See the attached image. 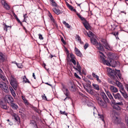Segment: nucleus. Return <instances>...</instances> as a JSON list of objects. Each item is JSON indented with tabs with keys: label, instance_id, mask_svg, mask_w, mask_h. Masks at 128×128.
<instances>
[{
	"label": "nucleus",
	"instance_id": "obj_48",
	"mask_svg": "<svg viewBox=\"0 0 128 128\" xmlns=\"http://www.w3.org/2000/svg\"><path fill=\"white\" fill-rule=\"evenodd\" d=\"M38 36H39V38L41 40H42L44 39V38L42 37V35L39 34H38Z\"/></svg>",
	"mask_w": 128,
	"mask_h": 128
},
{
	"label": "nucleus",
	"instance_id": "obj_9",
	"mask_svg": "<svg viewBox=\"0 0 128 128\" xmlns=\"http://www.w3.org/2000/svg\"><path fill=\"white\" fill-rule=\"evenodd\" d=\"M110 72H109V74L110 77L113 79L115 78L116 77H117L116 72L114 70H112L110 69Z\"/></svg>",
	"mask_w": 128,
	"mask_h": 128
},
{
	"label": "nucleus",
	"instance_id": "obj_50",
	"mask_svg": "<svg viewBox=\"0 0 128 128\" xmlns=\"http://www.w3.org/2000/svg\"><path fill=\"white\" fill-rule=\"evenodd\" d=\"M61 41L62 42V43L64 45L66 44V42L64 41L63 38L62 37L61 38Z\"/></svg>",
	"mask_w": 128,
	"mask_h": 128
},
{
	"label": "nucleus",
	"instance_id": "obj_15",
	"mask_svg": "<svg viewBox=\"0 0 128 128\" xmlns=\"http://www.w3.org/2000/svg\"><path fill=\"white\" fill-rule=\"evenodd\" d=\"M53 11L57 15H58L60 13H61L60 11L58 9V8L56 7H54L52 9Z\"/></svg>",
	"mask_w": 128,
	"mask_h": 128
},
{
	"label": "nucleus",
	"instance_id": "obj_26",
	"mask_svg": "<svg viewBox=\"0 0 128 128\" xmlns=\"http://www.w3.org/2000/svg\"><path fill=\"white\" fill-rule=\"evenodd\" d=\"M4 8L6 10H9L10 9V7L9 6L6 2H4V4H2Z\"/></svg>",
	"mask_w": 128,
	"mask_h": 128
},
{
	"label": "nucleus",
	"instance_id": "obj_8",
	"mask_svg": "<svg viewBox=\"0 0 128 128\" xmlns=\"http://www.w3.org/2000/svg\"><path fill=\"white\" fill-rule=\"evenodd\" d=\"M113 95L116 100H118L120 101L122 100V98L119 93L116 94H113Z\"/></svg>",
	"mask_w": 128,
	"mask_h": 128
},
{
	"label": "nucleus",
	"instance_id": "obj_47",
	"mask_svg": "<svg viewBox=\"0 0 128 128\" xmlns=\"http://www.w3.org/2000/svg\"><path fill=\"white\" fill-rule=\"evenodd\" d=\"M116 84L119 88L122 86V84L118 81L116 82Z\"/></svg>",
	"mask_w": 128,
	"mask_h": 128
},
{
	"label": "nucleus",
	"instance_id": "obj_17",
	"mask_svg": "<svg viewBox=\"0 0 128 128\" xmlns=\"http://www.w3.org/2000/svg\"><path fill=\"white\" fill-rule=\"evenodd\" d=\"M75 52L76 54L78 56L81 57L82 56V54L80 51L76 48H74Z\"/></svg>",
	"mask_w": 128,
	"mask_h": 128
},
{
	"label": "nucleus",
	"instance_id": "obj_51",
	"mask_svg": "<svg viewBox=\"0 0 128 128\" xmlns=\"http://www.w3.org/2000/svg\"><path fill=\"white\" fill-rule=\"evenodd\" d=\"M24 103L26 105H28L29 103L28 102V101L26 99H24Z\"/></svg>",
	"mask_w": 128,
	"mask_h": 128
},
{
	"label": "nucleus",
	"instance_id": "obj_49",
	"mask_svg": "<svg viewBox=\"0 0 128 128\" xmlns=\"http://www.w3.org/2000/svg\"><path fill=\"white\" fill-rule=\"evenodd\" d=\"M98 115L100 116V118L101 120L103 121H104V116L102 115H100V114H98Z\"/></svg>",
	"mask_w": 128,
	"mask_h": 128
},
{
	"label": "nucleus",
	"instance_id": "obj_28",
	"mask_svg": "<svg viewBox=\"0 0 128 128\" xmlns=\"http://www.w3.org/2000/svg\"><path fill=\"white\" fill-rule=\"evenodd\" d=\"M92 86L94 87V89L98 91L100 90L99 86L98 84H93Z\"/></svg>",
	"mask_w": 128,
	"mask_h": 128
},
{
	"label": "nucleus",
	"instance_id": "obj_40",
	"mask_svg": "<svg viewBox=\"0 0 128 128\" xmlns=\"http://www.w3.org/2000/svg\"><path fill=\"white\" fill-rule=\"evenodd\" d=\"M14 16L16 20L18 22L20 23L21 24H22V23L20 21V20L18 19L17 16L16 14H14Z\"/></svg>",
	"mask_w": 128,
	"mask_h": 128
},
{
	"label": "nucleus",
	"instance_id": "obj_61",
	"mask_svg": "<svg viewBox=\"0 0 128 128\" xmlns=\"http://www.w3.org/2000/svg\"><path fill=\"white\" fill-rule=\"evenodd\" d=\"M113 62L114 63V66H114V67L116 66V64L117 63H119V62H118L117 61V62H116V61H113Z\"/></svg>",
	"mask_w": 128,
	"mask_h": 128
},
{
	"label": "nucleus",
	"instance_id": "obj_58",
	"mask_svg": "<svg viewBox=\"0 0 128 128\" xmlns=\"http://www.w3.org/2000/svg\"><path fill=\"white\" fill-rule=\"evenodd\" d=\"M74 75L76 78L79 79L80 78L78 76L76 73H74Z\"/></svg>",
	"mask_w": 128,
	"mask_h": 128
},
{
	"label": "nucleus",
	"instance_id": "obj_5",
	"mask_svg": "<svg viewBox=\"0 0 128 128\" xmlns=\"http://www.w3.org/2000/svg\"><path fill=\"white\" fill-rule=\"evenodd\" d=\"M6 59V58L5 54L0 52V64H2Z\"/></svg>",
	"mask_w": 128,
	"mask_h": 128
},
{
	"label": "nucleus",
	"instance_id": "obj_4",
	"mask_svg": "<svg viewBox=\"0 0 128 128\" xmlns=\"http://www.w3.org/2000/svg\"><path fill=\"white\" fill-rule=\"evenodd\" d=\"M68 88L72 92H75L76 90L75 88V86L74 83L70 82L68 84Z\"/></svg>",
	"mask_w": 128,
	"mask_h": 128
},
{
	"label": "nucleus",
	"instance_id": "obj_36",
	"mask_svg": "<svg viewBox=\"0 0 128 128\" xmlns=\"http://www.w3.org/2000/svg\"><path fill=\"white\" fill-rule=\"evenodd\" d=\"M114 104V108L118 110H120V106H118V105H117L115 104Z\"/></svg>",
	"mask_w": 128,
	"mask_h": 128
},
{
	"label": "nucleus",
	"instance_id": "obj_20",
	"mask_svg": "<svg viewBox=\"0 0 128 128\" xmlns=\"http://www.w3.org/2000/svg\"><path fill=\"white\" fill-rule=\"evenodd\" d=\"M90 41L95 46H96L98 43L96 40L94 38H90Z\"/></svg>",
	"mask_w": 128,
	"mask_h": 128
},
{
	"label": "nucleus",
	"instance_id": "obj_14",
	"mask_svg": "<svg viewBox=\"0 0 128 128\" xmlns=\"http://www.w3.org/2000/svg\"><path fill=\"white\" fill-rule=\"evenodd\" d=\"M49 16L52 22H53V24L54 25L56 26V27H58V26L57 24H56V21H55L54 19V18L53 17L52 15L51 14H50L49 15Z\"/></svg>",
	"mask_w": 128,
	"mask_h": 128
},
{
	"label": "nucleus",
	"instance_id": "obj_60",
	"mask_svg": "<svg viewBox=\"0 0 128 128\" xmlns=\"http://www.w3.org/2000/svg\"><path fill=\"white\" fill-rule=\"evenodd\" d=\"M60 112L61 114H64V115H66V116L67 115V113L65 111L62 112V111H60Z\"/></svg>",
	"mask_w": 128,
	"mask_h": 128
},
{
	"label": "nucleus",
	"instance_id": "obj_41",
	"mask_svg": "<svg viewBox=\"0 0 128 128\" xmlns=\"http://www.w3.org/2000/svg\"><path fill=\"white\" fill-rule=\"evenodd\" d=\"M76 38V39H77L78 41H79L80 44H82V42L81 39L79 36H77Z\"/></svg>",
	"mask_w": 128,
	"mask_h": 128
},
{
	"label": "nucleus",
	"instance_id": "obj_1",
	"mask_svg": "<svg viewBox=\"0 0 128 128\" xmlns=\"http://www.w3.org/2000/svg\"><path fill=\"white\" fill-rule=\"evenodd\" d=\"M9 80L10 84L14 89L16 90V89L18 86V84L16 80L14 78V76L11 75L10 76Z\"/></svg>",
	"mask_w": 128,
	"mask_h": 128
},
{
	"label": "nucleus",
	"instance_id": "obj_56",
	"mask_svg": "<svg viewBox=\"0 0 128 128\" xmlns=\"http://www.w3.org/2000/svg\"><path fill=\"white\" fill-rule=\"evenodd\" d=\"M92 76H93V77L96 78L98 77V76L97 75H96L94 73H92Z\"/></svg>",
	"mask_w": 128,
	"mask_h": 128
},
{
	"label": "nucleus",
	"instance_id": "obj_62",
	"mask_svg": "<svg viewBox=\"0 0 128 128\" xmlns=\"http://www.w3.org/2000/svg\"><path fill=\"white\" fill-rule=\"evenodd\" d=\"M96 80L99 83L101 82V80L99 78V76L96 78Z\"/></svg>",
	"mask_w": 128,
	"mask_h": 128
},
{
	"label": "nucleus",
	"instance_id": "obj_53",
	"mask_svg": "<svg viewBox=\"0 0 128 128\" xmlns=\"http://www.w3.org/2000/svg\"><path fill=\"white\" fill-rule=\"evenodd\" d=\"M11 92L12 94L14 97L16 96V94L14 90H12V91H11Z\"/></svg>",
	"mask_w": 128,
	"mask_h": 128
},
{
	"label": "nucleus",
	"instance_id": "obj_32",
	"mask_svg": "<svg viewBox=\"0 0 128 128\" xmlns=\"http://www.w3.org/2000/svg\"><path fill=\"white\" fill-rule=\"evenodd\" d=\"M116 70V75L118 76L119 78L121 79V74L120 72V71L119 70H117L116 69H115Z\"/></svg>",
	"mask_w": 128,
	"mask_h": 128
},
{
	"label": "nucleus",
	"instance_id": "obj_34",
	"mask_svg": "<svg viewBox=\"0 0 128 128\" xmlns=\"http://www.w3.org/2000/svg\"><path fill=\"white\" fill-rule=\"evenodd\" d=\"M23 82H24L25 83L28 82L29 83H30V82L26 78L25 76H24L23 78Z\"/></svg>",
	"mask_w": 128,
	"mask_h": 128
},
{
	"label": "nucleus",
	"instance_id": "obj_25",
	"mask_svg": "<svg viewBox=\"0 0 128 128\" xmlns=\"http://www.w3.org/2000/svg\"><path fill=\"white\" fill-rule=\"evenodd\" d=\"M86 91L90 93V94L92 95H94V92L93 90L92 89H88L86 88H85V87H84Z\"/></svg>",
	"mask_w": 128,
	"mask_h": 128
},
{
	"label": "nucleus",
	"instance_id": "obj_55",
	"mask_svg": "<svg viewBox=\"0 0 128 128\" xmlns=\"http://www.w3.org/2000/svg\"><path fill=\"white\" fill-rule=\"evenodd\" d=\"M96 99L98 100V103L100 102L102 100L101 98L99 97H97L96 98Z\"/></svg>",
	"mask_w": 128,
	"mask_h": 128
},
{
	"label": "nucleus",
	"instance_id": "obj_33",
	"mask_svg": "<svg viewBox=\"0 0 128 128\" xmlns=\"http://www.w3.org/2000/svg\"><path fill=\"white\" fill-rule=\"evenodd\" d=\"M50 0L51 2V4L52 6L54 7L57 6V4L54 0Z\"/></svg>",
	"mask_w": 128,
	"mask_h": 128
},
{
	"label": "nucleus",
	"instance_id": "obj_19",
	"mask_svg": "<svg viewBox=\"0 0 128 128\" xmlns=\"http://www.w3.org/2000/svg\"><path fill=\"white\" fill-rule=\"evenodd\" d=\"M96 46V47L100 50L103 51L104 50L103 46L100 43H98Z\"/></svg>",
	"mask_w": 128,
	"mask_h": 128
},
{
	"label": "nucleus",
	"instance_id": "obj_38",
	"mask_svg": "<svg viewBox=\"0 0 128 128\" xmlns=\"http://www.w3.org/2000/svg\"><path fill=\"white\" fill-rule=\"evenodd\" d=\"M119 88L120 89V92L121 93H122V92H125L122 85L121 86L119 87Z\"/></svg>",
	"mask_w": 128,
	"mask_h": 128
},
{
	"label": "nucleus",
	"instance_id": "obj_35",
	"mask_svg": "<svg viewBox=\"0 0 128 128\" xmlns=\"http://www.w3.org/2000/svg\"><path fill=\"white\" fill-rule=\"evenodd\" d=\"M8 99L10 101V104L13 102L14 99L11 96H8Z\"/></svg>",
	"mask_w": 128,
	"mask_h": 128
},
{
	"label": "nucleus",
	"instance_id": "obj_42",
	"mask_svg": "<svg viewBox=\"0 0 128 128\" xmlns=\"http://www.w3.org/2000/svg\"><path fill=\"white\" fill-rule=\"evenodd\" d=\"M63 23L68 28H70V26L68 23H67L65 21H63Z\"/></svg>",
	"mask_w": 128,
	"mask_h": 128
},
{
	"label": "nucleus",
	"instance_id": "obj_2",
	"mask_svg": "<svg viewBox=\"0 0 128 128\" xmlns=\"http://www.w3.org/2000/svg\"><path fill=\"white\" fill-rule=\"evenodd\" d=\"M112 121L114 123L118 124L120 128H126L125 124L121 122L120 120L115 116H113Z\"/></svg>",
	"mask_w": 128,
	"mask_h": 128
},
{
	"label": "nucleus",
	"instance_id": "obj_39",
	"mask_svg": "<svg viewBox=\"0 0 128 128\" xmlns=\"http://www.w3.org/2000/svg\"><path fill=\"white\" fill-rule=\"evenodd\" d=\"M76 14L78 16L79 18L81 20L83 21L85 20L84 17H82L81 16L80 14L78 13H77Z\"/></svg>",
	"mask_w": 128,
	"mask_h": 128
},
{
	"label": "nucleus",
	"instance_id": "obj_46",
	"mask_svg": "<svg viewBox=\"0 0 128 128\" xmlns=\"http://www.w3.org/2000/svg\"><path fill=\"white\" fill-rule=\"evenodd\" d=\"M70 56L71 58V60H72L75 59L76 58L75 57L74 55L72 54H70Z\"/></svg>",
	"mask_w": 128,
	"mask_h": 128
},
{
	"label": "nucleus",
	"instance_id": "obj_45",
	"mask_svg": "<svg viewBox=\"0 0 128 128\" xmlns=\"http://www.w3.org/2000/svg\"><path fill=\"white\" fill-rule=\"evenodd\" d=\"M100 56L102 60L103 63V62L104 61H106V60L105 59V56H104H104H101L100 55Z\"/></svg>",
	"mask_w": 128,
	"mask_h": 128
},
{
	"label": "nucleus",
	"instance_id": "obj_37",
	"mask_svg": "<svg viewBox=\"0 0 128 128\" xmlns=\"http://www.w3.org/2000/svg\"><path fill=\"white\" fill-rule=\"evenodd\" d=\"M103 63L104 64H106L108 66H110V62L108 60H106L105 61H104V62Z\"/></svg>",
	"mask_w": 128,
	"mask_h": 128
},
{
	"label": "nucleus",
	"instance_id": "obj_11",
	"mask_svg": "<svg viewBox=\"0 0 128 128\" xmlns=\"http://www.w3.org/2000/svg\"><path fill=\"white\" fill-rule=\"evenodd\" d=\"M110 89L112 92L116 93L118 92V90L117 88L114 86L110 85Z\"/></svg>",
	"mask_w": 128,
	"mask_h": 128
},
{
	"label": "nucleus",
	"instance_id": "obj_6",
	"mask_svg": "<svg viewBox=\"0 0 128 128\" xmlns=\"http://www.w3.org/2000/svg\"><path fill=\"white\" fill-rule=\"evenodd\" d=\"M100 95L102 98L106 102L108 103L109 102V100L104 92H101L100 93Z\"/></svg>",
	"mask_w": 128,
	"mask_h": 128
},
{
	"label": "nucleus",
	"instance_id": "obj_3",
	"mask_svg": "<svg viewBox=\"0 0 128 128\" xmlns=\"http://www.w3.org/2000/svg\"><path fill=\"white\" fill-rule=\"evenodd\" d=\"M62 86V90L64 92V94L66 97H70V93L68 89L66 88V86L63 83L61 84Z\"/></svg>",
	"mask_w": 128,
	"mask_h": 128
},
{
	"label": "nucleus",
	"instance_id": "obj_18",
	"mask_svg": "<svg viewBox=\"0 0 128 128\" xmlns=\"http://www.w3.org/2000/svg\"><path fill=\"white\" fill-rule=\"evenodd\" d=\"M83 24L85 28L87 30H88L90 28L88 26V24L87 20L85 19L83 22Z\"/></svg>",
	"mask_w": 128,
	"mask_h": 128
},
{
	"label": "nucleus",
	"instance_id": "obj_43",
	"mask_svg": "<svg viewBox=\"0 0 128 128\" xmlns=\"http://www.w3.org/2000/svg\"><path fill=\"white\" fill-rule=\"evenodd\" d=\"M114 104H115L117 105H120L121 106H122L123 104L122 102H116V101L115 102V103H113Z\"/></svg>",
	"mask_w": 128,
	"mask_h": 128
},
{
	"label": "nucleus",
	"instance_id": "obj_22",
	"mask_svg": "<svg viewBox=\"0 0 128 128\" xmlns=\"http://www.w3.org/2000/svg\"><path fill=\"white\" fill-rule=\"evenodd\" d=\"M86 103L88 106L92 107L94 110H96L95 106H94V104L91 102L88 101Z\"/></svg>",
	"mask_w": 128,
	"mask_h": 128
},
{
	"label": "nucleus",
	"instance_id": "obj_13",
	"mask_svg": "<svg viewBox=\"0 0 128 128\" xmlns=\"http://www.w3.org/2000/svg\"><path fill=\"white\" fill-rule=\"evenodd\" d=\"M12 116L14 117V118L16 121L18 122L17 123L18 124H19L20 123L19 117L15 113L13 114H12Z\"/></svg>",
	"mask_w": 128,
	"mask_h": 128
},
{
	"label": "nucleus",
	"instance_id": "obj_16",
	"mask_svg": "<svg viewBox=\"0 0 128 128\" xmlns=\"http://www.w3.org/2000/svg\"><path fill=\"white\" fill-rule=\"evenodd\" d=\"M98 103L102 108H106L107 106L106 104V103H104L102 100L98 102Z\"/></svg>",
	"mask_w": 128,
	"mask_h": 128
},
{
	"label": "nucleus",
	"instance_id": "obj_12",
	"mask_svg": "<svg viewBox=\"0 0 128 128\" xmlns=\"http://www.w3.org/2000/svg\"><path fill=\"white\" fill-rule=\"evenodd\" d=\"M76 64V68L75 67V66H74L73 68L75 70H78L80 73V74L81 72V67L78 61L77 62Z\"/></svg>",
	"mask_w": 128,
	"mask_h": 128
},
{
	"label": "nucleus",
	"instance_id": "obj_30",
	"mask_svg": "<svg viewBox=\"0 0 128 128\" xmlns=\"http://www.w3.org/2000/svg\"><path fill=\"white\" fill-rule=\"evenodd\" d=\"M104 46L106 49H107L108 50H110L111 48L110 46V45L108 44L106 42V43L103 45Z\"/></svg>",
	"mask_w": 128,
	"mask_h": 128
},
{
	"label": "nucleus",
	"instance_id": "obj_10",
	"mask_svg": "<svg viewBox=\"0 0 128 128\" xmlns=\"http://www.w3.org/2000/svg\"><path fill=\"white\" fill-rule=\"evenodd\" d=\"M7 83H3V86L1 88L2 90L6 93L8 92L9 91L7 85L6 84Z\"/></svg>",
	"mask_w": 128,
	"mask_h": 128
},
{
	"label": "nucleus",
	"instance_id": "obj_64",
	"mask_svg": "<svg viewBox=\"0 0 128 128\" xmlns=\"http://www.w3.org/2000/svg\"><path fill=\"white\" fill-rule=\"evenodd\" d=\"M126 124L128 126V118H127V119H126Z\"/></svg>",
	"mask_w": 128,
	"mask_h": 128
},
{
	"label": "nucleus",
	"instance_id": "obj_31",
	"mask_svg": "<svg viewBox=\"0 0 128 128\" xmlns=\"http://www.w3.org/2000/svg\"><path fill=\"white\" fill-rule=\"evenodd\" d=\"M121 94L122 95V96L125 98V99L127 100L128 99V95L125 92V91L123 92H122V93H121Z\"/></svg>",
	"mask_w": 128,
	"mask_h": 128
},
{
	"label": "nucleus",
	"instance_id": "obj_57",
	"mask_svg": "<svg viewBox=\"0 0 128 128\" xmlns=\"http://www.w3.org/2000/svg\"><path fill=\"white\" fill-rule=\"evenodd\" d=\"M71 61L74 64V65H76V62L75 59L71 60Z\"/></svg>",
	"mask_w": 128,
	"mask_h": 128
},
{
	"label": "nucleus",
	"instance_id": "obj_54",
	"mask_svg": "<svg viewBox=\"0 0 128 128\" xmlns=\"http://www.w3.org/2000/svg\"><path fill=\"white\" fill-rule=\"evenodd\" d=\"M101 42L103 43V45L107 42L106 40L104 39H102Z\"/></svg>",
	"mask_w": 128,
	"mask_h": 128
},
{
	"label": "nucleus",
	"instance_id": "obj_27",
	"mask_svg": "<svg viewBox=\"0 0 128 128\" xmlns=\"http://www.w3.org/2000/svg\"><path fill=\"white\" fill-rule=\"evenodd\" d=\"M1 106L2 109L7 110V107L6 106V103H3L2 102L1 103Z\"/></svg>",
	"mask_w": 128,
	"mask_h": 128
},
{
	"label": "nucleus",
	"instance_id": "obj_21",
	"mask_svg": "<svg viewBox=\"0 0 128 128\" xmlns=\"http://www.w3.org/2000/svg\"><path fill=\"white\" fill-rule=\"evenodd\" d=\"M10 106L14 110H16L18 108V106L14 102L10 104Z\"/></svg>",
	"mask_w": 128,
	"mask_h": 128
},
{
	"label": "nucleus",
	"instance_id": "obj_63",
	"mask_svg": "<svg viewBox=\"0 0 128 128\" xmlns=\"http://www.w3.org/2000/svg\"><path fill=\"white\" fill-rule=\"evenodd\" d=\"M4 82H0V88H1L2 86H3L2 84H3V83H4Z\"/></svg>",
	"mask_w": 128,
	"mask_h": 128
},
{
	"label": "nucleus",
	"instance_id": "obj_7",
	"mask_svg": "<svg viewBox=\"0 0 128 128\" xmlns=\"http://www.w3.org/2000/svg\"><path fill=\"white\" fill-rule=\"evenodd\" d=\"M105 92L109 98L111 100L112 103H115V102L116 101L114 98L112 96L110 92L108 90H105Z\"/></svg>",
	"mask_w": 128,
	"mask_h": 128
},
{
	"label": "nucleus",
	"instance_id": "obj_52",
	"mask_svg": "<svg viewBox=\"0 0 128 128\" xmlns=\"http://www.w3.org/2000/svg\"><path fill=\"white\" fill-rule=\"evenodd\" d=\"M88 43H86L84 46V48L85 50H86L88 47Z\"/></svg>",
	"mask_w": 128,
	"mask_h": 128
},
{
	"label": "nucleus",
	"instance_id": "obj_23",
	"mask_svg": "<svg viewBox=\"0 0 128 128\" xmlns=\"http://www.w3.org/2000/svg\"><path fill=\"white\" fill-rule=\"evenodd\" d=\"M0 78L3 81V82H4L5 83H7L8 82L5 76H3L2 74H0Z\"/></svg>",
	"mask_w": 128,
	"mask_h": 128
},
{
	"label": "nucleus",
	"instance_id": "obj_44",
	"mask_svg": "<svg viewBox=\"0 0 128 128\" xmlns=\"http://www.w3.org/2000/svg\"><path fill=\"white\" fill-rule=\"evenodd\" d=\"M88 36L90 37H91L92 36H94V34L92 32H89V34H88V33H87Z\"/></svg>",
	"mask_w": 128,
	"mask_h": 128
},
{
	"label": "nucleus",
	"instance_id": "obj_59",
	"mask_svg": "<svg viewBox=\"0 0 128 128\" xmlns=\"http://www.w3.org/2000/svg\"><path fill=\"white\" fill-rule=\"evenodd\" d=\"M42 99L44 100L46 99V100H47V98L46 96H45V94H44L43 95H42Z\"/></svg>",
	"mask_w": 128,
	"mask_h": 128
},
{
	"label": "nucleus",
	"instance_id": "obj_24",
	"mask_svg": "<svg viewBox=\"0 0 128 128\" xmlns=\"http://www.w3.org/2000/svg\"><path fill=\"white\" fill-rule=\"evenodd\" d=\"M3 25L4 26V30H5L6 32H7L8 29H10L11 28V26H8L5 24H4Z\"/></svg>",
	"mask_w": 128,
	"mask_h": 128
},
{
	"label": "nucleus",
	"instance_id": "obj_29",
	"mask_svg": "<svg viewBox=\"0 0 128 128\" xmlns=\"http://www.w3.org/2000/svg\"><path fill=\"white\" fill-rule=\"evenodd\" d=\"M68 8L70 10L72 11H73L74 12H76V10L75 9H74V7L70 5L68 3H67L66 4Z\"/></svg>",
	"mask_w": 128,
	"mask_h": 128
}]
</instances>
